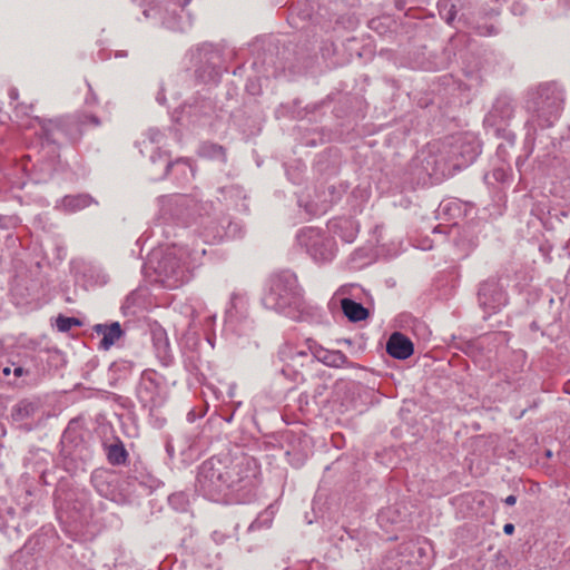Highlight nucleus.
<instances>
[{
    "label": "nucleus",
    "instance_id": "obj_12",
    "mask_svg": "<svg viewBox=\"0 0 570 570\" xmlns=\"http://www.w3.org/2000/svg\"><path fill=\"white\" fill-rule=\"evenodd\" d=\"M449 4V2L446 0H441L439 2V8H440V11H442L443 8H446Z\"/></svg>",
    "mask_w": 570,
    "mask_h": 570
},
{
    "label": "nucleus",
    "instance_id": "obj_4",
    "mask_svg": "<svg viewBox=\"0 0 570 570\" xmlns=\"http://www.w3.org/2000/svg\"><path fill=\"white\" fill-rule=\"evenodd\" d=\"M271 293L265 297V303L269 304L272 307H283L285 306V293L286 286L284 285L283 278L279 276H275L271 279Z\"/></svg>",
    "mask_w": 570,
    "mask_h": 570
},
{
    "label": "nucleus",
    "instance_id": "obj_11",
    "mask_svg": "<svg viewBox=\"0 0 570 570\" xmlns=\"http://www.w3.org/2000/svg\"><path fill=\"white\" fill-rule=\"evenodd\" d=\"M504 502L508 504V505H514L515 502H517V498L514 495H508L504 500Z\"/></svg>",
    "mask_w": 570,
    "mask_h": 570
},
{
    "label": "nucleus",
    "instance_id": "obj_2",
    "mask_svg": "<svg viewBox=\"0 0 570 570\" xmlns=\"http://www.w3.org/2000/svg\"><path fill=\"white\" fill-rule=\"evenodd\" d=\"M387 353L399 360H405L413 354L412 342L401 333H393L386 344Z\"/></svg>",
    "mask_w": 570,
    "mask_h": 570
},
{
    "label": "nucleus",
    "instance_id": "obj_3",
    "mask_svg": "<svg viewBox=\"0 0 570 570\" xmlns=\"http://www.w3.org/2000/svg\"><path fill=\"white\" fill-rule=\"evenodd\" d=\"M94 331L98 335H102L99 346L105 351L109 350L122 335V330L118 322L110 325L97 324L94 326Z\"/></svg>",
    "mask_w": 570,
    "mask_h": 570
},
{
    "label": "nucleus",
    "instance_id": "obj_7",
    "mask_svg": "<svg viewBox=\"0 0 570 570\" xmlns=\"http://www.w3.org/2000/svg\"><path fill=\"white\" fill-rule=\"evenodd\" d=\"M127 459V452L122 445H110L108 449V460L112 464H121Z\"/></svg>",
    "mask_w": 570,
    "mask_h": 570
},
{
    "label": "nucleus",
    "instance_id": "obj_13",
    "mask_svg": "<svg viewBox=\"0 0 570 570\" xmlns=\"http://www.w3.org/2000/svg\"><path fill=\"white\" fill-rule=\"evenodd\" d=\"M23 373V368L22 367H16L14 368V375L16 376H21Z\"/></svg>",
    "mask_w": 570,
    "mask_h": 570
},
{
    "label": "nucleus",
    "instance_id": "obj_6",
    "mask_svg": "<svg viewBox=\"0 0 570 570\" xmlns=\"http://www.w3.org/2000/svg\"><path fill=\"white\" fill-rule=\"evenodd\" d=\"M547 107L541 108V114L539 116L541 117L547 114L548 118L546 119L544 126H551L553 121L560 116V111L562 109V99L560 98V95L553 90L551 98L547 95Z\"/></svg>",
    "mask_w": 570,
    "mask_h": 570
},
{
    "label": "nucleus",
    "instance_id": "obj_14",
    "mask_svg": "<svg viewBox=\"0 0 570 570\" xmlns=\"http://www.w3.org/2000/svg\"><path fill=\"white\" fill-rule=\"evenodd\" d=\"M3 374L4 375H9L10 374V368L9 367H4L3 368Z\"/></svg>",
    "mask_w": 570,
    "mask_h": 570
},
{
    "label": "nucleus",
    "instance_id": "obj_10",
    "mask_svg": "<svg viewBox=\"0 0 570 570\" xmlns=\"http://www.w3.org/2000/svg\"><path fill=\"white\" fill-rule=\"evenodd\" d=\"M503 532H504L505 534H508V535L513 534V532H514V525H513L512 523H507V524H504V527H503Z\"/></svg>",
    "mask_w": 570,
    "mask_h": 570
},
{
    "label": "nucleus",
    "instance_id": "obj_8",
    "mask_svg": "<svg viewBox=\"0 0 570 570\" xmlns=\"http://www.w3.org/2000/svg\"><path fill=\"white\" fill-rule=\"evenodd\" d=\"M81 323L78 318H75V317H67V316H59L57 318V328L60 331V332H68L70 331L73 326H80Z\"/></svg>",
    "mask_w": 570,
    "mask_h": 570
},
{
    "label": "nucleus",
    "instance_id": "obj_9",
    "mask_svg": "<svg viewBox=\"0 0 570 570\" xmlns=\"http://www.w3.org/2000/svg\"><path fill=\"white\" fill-rule=\"evenodd\" d=\"M454 8H455L454 4H451V7L449 9V12H448V14L445 17V20L448 22H451L454 19V17H455L456 11L454 10Z\"/></svg>",
    "mask_w": 570,
    "mask_h": 570
},
{
    "label": "nucleus",
    "instance_id": "obj_1",
    "mask_svg": "<svg viewBox=\"0 0 570 570\" xmlns=\"http://www.w3.org/2000/svg\"><path fill=\"white\" fill-rule=\"evenodd\" d=\"M226 474L222 471V464L212 459L200 465L197 483L206 494L214 495L233 485Z\"/></svg>",
    "mask_w": 570,
    "mask_h": 570
},
{
    "label": "nucleus",
    "instance_id": "obj_5",
    "mask_svg": "<svg viewBox=\"0 0 570 570\" xmlns=\"http://www.w3.org/2000/svg\"><path fill=\"white\" fill-rule=\"evenodd\" d=\"M341 306L344 315L352 322L364 321L368 316V311L362 304L351 298H343Z\"/></svg>",
    "mask_w": 570,
    "mask_h": 570
}]
</instances>
